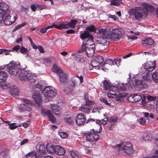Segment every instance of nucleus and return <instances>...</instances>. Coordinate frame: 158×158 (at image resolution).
Here are the masks:
<instances>
[{"instance_id":"f257e3e1","label":"nucleus","mask_w":158,"mask_h":158,"mask_svg":"<svg viewBox=\"0 0 158 158\" xmlns=\"http://www.w3.org/2000/svg\"><path fill=\"white\" fill-rule=\"evenodd\" d=\"M142 7L137 6L134 8L130 9L129 14L130 15H133L137 21L141 20L142 17L147 15L148 10H153L154 8L153 7L145 2H142Z\"/></svg>"},{"instance_id":"f03ea898","label":"nucleus","mask_w":158,"mask_h":158,"mask_svg":"<svg viewBox=\"0 0 158 158\" xmlns=\"http://www.w3.org/2000/svg\"><path fill=\"white\" fill-rule=\"evenodd\" d=\"M114 148L118 149L119 153H124L130 155L134 152L132 144L129 142H122L114 146Z\"/></svg>"},{"instance_id":"7ed1b4c3","label":"nucleus","mask_w":158,"mask_h":158,"mask_svg":"<svg viewBox=\"0 0 158 158\" xmlns=\"http://www.w3.org/2000/svg\"><path fill=\"white\" fill-rule=\"evenodd\" d=\"M8 71L9 73L13 76H16L18 73V69L23 70L26 66L25 65L20 66V64L19 62L16 64L15 62H10L7 65Z\"/></svg>"},{"instance_id":"20e7f679","label":"nucleus","mask_w":158,"mask_h":158,"mask_svg":"<svg viewBox=\"0 0 158 158\" xmlns=\"http://www.w3.org/2000/svg\"><path fill=\"white\" fill-rule=\"evenodd\" d=\"M43 94L45 97V101L48 102L52 101V98L56 96V93L53 88L47 86L44 89Z\"/></svg>"},{"instance_id":"39448f33","label":"nucleus","mask_w":158,"mask_h":158,"mask_svg":"<svg viewBox=\"0 0 158 158\" xmlns=\"http://www.w3.org/2000/svg\"><path fill=\"white\" fill-rule=\"evenodd\" d=\"M125 34V32L122 29L115 28L112 30L111 36L112 39L117 41L122 38Z\"/></svg>"},{"instance_id":"423d86ee","label":"nucleus","mask_w":158,"mask_h":158,"mask_svg":"<svg viewBox=\"0 0 158 158\" xmlns=\"http://www.w3.org/2000/svg\"><path fill=\"white\" fill-rule=\"evenodd\" d=\"M99 132V131H94V129H92L90 131L84 133V135L88 141L96 142L99 139V136L97 133Z\"/></svg>"},{"instance_id":"0eeeda50","label":"nucleus","mask_w":158,"mask_h":158,"mask_svg":"<svg viewBox=\"0 0 158 158\" xmlns=\"http://www.w3.org/2000/svg\"><path fill=\"white\" fill-rule=\"evenodd\" d=\"M77 22L76 19L71 20L69 23H62L58 25V29H62L63 28L67 29L69 28H73L75 27V25Z\"/></svg>"},{"instance_id":"6e6552de","label":"nucleus","mask_w":158,"mask_h":158,"mask_svg":"<svg viewBox=\"0 0 158 158\" xmlns=\"http://www.w3.org/2000/svg\"><path fill=\"white\" fill-rule=\"evenodd\" d=\"M128 84L132 89H135L136 90H139V88H141L143 87V82L142 80L133 79L131 80Z\"/></svg>"},{"instance_id":"1a4fd4ad","label":"nucleus","mask_w":158,"mask_h":158,"mask_svg":"<svg viewBox=\"0 0 158 158\" xmlns=\"http://www.w3.org/2000/svg\"><path fill=\"white\" fill-rule=\"evenodd\" d=\"M41 110V114L47 116L50 122L52 123H54L56 122V119L54 114L50 110L42 108Z\"/></svg>"},{"instance_id":"9d476101","label":"nucleus","mask_w":158,"mask_h":158,"mask_svg":"<svg viewBox=\"0 0 158 158\" xmlns=\"http://www.w3.org/2000/svg\"><path fill=\"white\" fill-rule=\"evenodd\" d=\"M23 102L26 104H21L19 107L20 110L21 111L27 110L28 111H31V109L30 106V105H29L30 101L25 98L23 99Z\"/></svg>"},{"instance_id":"9b49d317","label":"nucleus","mask_w":158,"mask_h":158,"mask_svg":"<svg viewBox=\"0 0 158 158\" xmlns=\"http://www.w3.org/2000/svg\"><path fill=\"white\" fill-rule=\"evenodd\" d=\"M86 120V118L82 114H79L76 117V124L78 126H80L83 124Z\"/></svg>"},{"instance_id":"f8f14e48","label":"nucleus","mask_w":158,"mask_h":158,"mask_svg":"<svg viewBox=\"0 0 158 158\" xmlns=\"http://www.w3.org/2000/svg\"><path fill=\"white\" fill-rule=\"evenodd\" d=\"M50 108L55 115L59 116L61 114V108L57 105L54 104H51Z\"/></svg>"},{"instance_id":"ddd939ff","label":"nucleus","mask_w":158,"mask_h":158,"mask_svg":"<svg viewBox=\"0 0 158 158\" xmlns=\"http://www.w3.org/2000/svg\"><path fill=\"white\" fill-rule=\"evenodd\" d=\"M144 69L147 71L151 72L154 69L155 66V61H148L143 64Z\"/></svg>"},{"instance_id":"4468645a","label":"nucleus","mask_w":158,"mask_h":158,"mask_svg":"<svg viewBox=\"0 0 158 158\" xmlns=\"http://www.w3.org/2000/svg\"><path fill=\"white\" fill-rule=\"evenodd\" d=\"M95 48L92 47L85 48L83 49V52L85 51L88 57H91L94 55Z\"/></svg>"},{"instance_id":"2eb2a0df","label":"nucleus","mask_w":158,"mask_h":158,"mask_svg":"<svg viewBox=\"0 0 158 158\" xmlns=\"http://www.w3.org/2000/svg\"><path fill=\"white\" fill-rule=\"evenodd\" d=\"M95 47L94 43L93 40V38L88 39L85 44H84L81 46V48L79 51L80 52L82 51L83 49L85 47Z\"/></svg>"},{"instance_id":"dca6fc26","label":"nucleus","mask_w":158,"mask_h":158,"mask_svg":"<svg viewBox=\"0 0 158 158\" xmlns=\"http://www.w3.org/2000/svg\"><path fill=\"white\" fill-rule=\"evenodd\" d=\"M98 39L100 46H107L109 44V39L108 38V35L98 37Z\"/></svg>"},{"instance_id":"f3484780","label":"nucleus","mask_w":158,"mask_h":158,"mask_svg":"<svg viewBox=\"0 0 158 158\" xmlns=\"http://www.w3.org/2000/svg\"><path fill=\"white\" fill-rule=\"evenodd\" d=\"M79 49L77 52L73 53L71 54V56L73 58L78 62H80L81 60V59L83 58V50L81 52L79 51Z\"/></svg>"},{"instance_id":"a211bd4d","label":"nucleus","mask_w":158,"mask_h":158,"mask_svg":"<svg viewBox=\"0 0 158 158\" xmlns=\"http://www.w3.org/2000/svg\"><path fill=\"white\" fill-rule=\"evenodd\" d=\"M79 49L77 52L73 53L71 54V56L73 58L78 62H80L81 60V59L83 58V50L81 52L79 51Z\"/></svg>"},{"instance_id":"6ab92c4d","label":"nucleus","mask_w":158,"mask_h":158,"mask_svg":"<svg viewBox=\"0 0 158 158\" xmlns=\"http://www.w3.org/2000/svg\"><path fill=\"white\" fill-rule=\"evenodd\" d=\"M38 90H37V92L34 93L32 97L35 101V103L40 106L41 102V96L40 93L38 92Z\"/></svg>"},{"instance_id":"aec40b11","label":"nucleus","mask_w":158,"mask_h":158,"mask_svg":"<svg viewBox=\"0 0 158 158\" xmlns=\"http://www.w3.org/2000/svg\"><path fill=\"white\" fill-rule=\"evenodd\" d=\"M141 95L132 94L130 95L128 98V100L132 102H139L141 98Z\"/></svg>"},{"instance_id":"412c9836","label":"nucleus","mask_w":158,"mask_h":158,"mask_svg":"<svg viewBox=\"0 0 158 158\" xmlns=\"http://www.w3.org/2000/svg\"><path fill=\"white\" fill-rule=\"evenodd\" d=\"M10 15H7L4 20V23L6 25H10L15 22L16 20L15 16L11 18Z\"/></svg>"},{"instance_id":"4be33fe9","label":"nucleus","mask_w":158,"mask_h":158,"mask_svg":"<svg viewBox=\"0 0 158 158\" xmlns=\"http://www.w3.org/2000/svg\"><path fill=\"white\" fill-rule=\"evenodd\" d=\"M142 43L143 45L144 46L148 47V46L153 45L154 42L152 38L148 37L143 40Z\"/></svg>"},{"instance_id":"5701e85b","label":"nucleus","mask_w":158,"mask_h":158,"mask_svg":"<svg viewBox=\"0 0 158 158\" xmlns=\"http://www.w3.org/2000/svg\"><path fill=\"white\" fill-rule=\"evenodd\" d=\"M65 153V150L62 147L57 145L55 146L54 153L59 156L63 155Z\"/></svg>"},{"instance_id":"b1692460","label":"nucleus","mask_w":158,"mask_h":158,"mask_svg":"<svg viewBox=\"0 0 158 158\" xmlns=\"http://www.w3.org/2000/svg\"><path fill=\"white\" fill-rule=\"evenodd\" d=\"M114 64L113 60L110 59H107L105 60V62L102 66V69L105 72L108 70V65L111 66Z\"/></svg>"},{"instance_id":"393cba45","label":"nucleus","mask_w":158,"mask_h":158,"mask_svg":"<svg viewBox=\"0 0 158 158\" xmlns=\"http://www.w3.org/2000/svg\"><path fill=\"white\" fill-rule=\"evenodd\" d=\"M114 84L112 85V86L113 87L117 88V90L118 92L124 91L126 90V87L124 85L121 84L119 85V84L116 82L115 84Z\"/></svg>"},{"instance_id":"a878e982","label":"nucleus","mask_w":158,"mask_h":158,"mask_svg":"<svg viewBox=\"0 0 158 158\" xmlns=\"http://www.w3.org/2000/svg\"><path fill=\"white\" fill-rule=\"evenodd\" d=\"M29 72L27 71L19 73V79L21 80H27V78H28L27 77H29L31 75Z\"/></svg>"},{"instance_id":"bb28decb","label":"nucleus","mask_w":158,"mask_h":158,"mask_svg":"<svg viewBox=\"0 0 158 158\" xmlns=\"http://www.w3.org/2000/svg\"><path fill=\"white\" fill-rule=\"evenodd\" d=\"M144 115L145 118H141L139 119L140 123L142 125H144L146 123H148L149 121V120L148 118L149 115V113L148 112H144Z\"/></svg>"},{"instance_id":"cd10ccee","label":"nucleus","mask_w":158,"mask_h":158,"mask_svg":"<svg viewBox=\"0 0 158 158\" xmlns=\"http://www.w3.org/2000/svg\"><path fill=\"white\" fill-rule=\"evenodd\" d=\"M59 80L61 83H63L67 80V77L66 74L64 73L62 71L59 73Z\"/></svg>"},{"instance_id":"c85d7f7f","label":"nucleus","mask_w":158,"mask_h":158,"mask_svg":"<svg viewBox=\"0 0 158 158\" xmlns=\"http://www.w3.org/2000/svg\"><path fill=\"white\" fill-rule=\"evenodd\" d=\"M98 31L97 33L98 35V38L108 35L107 31L105 29H99L98 30Z\"/></svg>"},{"instance_id":"c756f323","label":"nucleus","mask_w":158,"mask_h":158,"mask_svg":"<svg viewBox=\"0 0 158 158\" xmlns=\"http://www.w3.org/2000/svg\"><path fill=\"white\" fill-rule=\"evenodd\" d=\"M80 37L82 40H84L86 39H89L90 38H93V36L90 34L89 32L86 31L81 34Z\"/></svg>"},{"instance_id":"7c9ffc66","label":"nucleus","mask_w":158,"mask_h":158,"mask_svg":"<svg viewBox=\"0 0 158 158\" xmlns=\"http://www.w3.org/2000/svg\"><path fill=\"white\" fill-rule=\"evenodd\" d=\"M53 27H55L58 29V25H56L55 23H53L51 26H48L47 27L42 28L40 30V32L41 33H45L46 32L47 30L50 28H52Z\"/></svg>"},{"instance_id":"2f4dec72","label":"nucleus","mask_w":158,"mask_h":158,"mask_svg":"<svg viewBox=\"0 0 158 158\" xmlns=\"http://www.w3.org/2000/svg\"><path fill=\"white\" fill-rule=\"evenodd\" d=\"M8 77L7 73L5 71H0V82H4Z\"/></svg>"},{"instance_id":"473e14b6","label":"nucleus","mask_w":158,"mask_h":158,"mask_svg":"<svg viewBox=\"0 0 158 158\" xmlns=\"http://www.w3.org/2000/svg\"><path fill=\"white\" fill-rule=\"evenodd\" d=\"M55 146L52 143H48L46 145L47 151L51 154H54L55 152Z\"/></svg>"},{"instance_id":"72a5a7b5","label":"nucleus","mask_w":158,"mask_h":158,"mask_svg":"<svg viewBox=\"0 0 158 158\" xmlns=\"http://www.w3.org/2000/svg\"><path fill=\"white\" fill-rule=\"evenodd\" d=\"M79 110L84 113H88L90 111V106L85 104L80 108Z\"/></svg>"},{"instance_id":"f704fd0d","label":"nucleus","mask_w":158,"mask_h":158,"mask_svg":"<svg viewBox=\"0 0 158 158\" xmlns=\"http://www.w3.org/2000/svg\"><path fill=\"white\" fill-rule=\"evenodd\" d=\"M10 93L12 95H18L19 93L18 88L16 86L11 87L10 88Z\"/></svg>"},{"instance_id":"c9c22d12","label":"nucleus","mask_w":158,"mask_h":158,"mask_svg":"<svg viewBox=\"0 0 158 158\" xmlns=\"http://www.w3.org/2000/svg\"><path fill=\"white\" fill-rule=\"evenodd\" d=\"M105 116V118L103 119H102L101 120H96V123H97L99 125V127L100 128L101 127L100 126V125L102 124L103 125H105L107 123V121H108V119L106 116L104 115Z\"/></svg>"},{"instance_id":"e433bc0d","label":"nucleus","mask_w":158,"mask_h":158,"mask_svg":"<svg viewBox=\"0 0 158 158\" xmlns=\"http://www.w3.org/2000/svg\"><path fill=\"white\" fill-rule=\"evenodd\" d=\"M36 149L39 153H43L44 152L45 148L44 145L38 144L36 146Z\"/></svg>"},{"instance_id":"4c0bfd02","label":"nucleus","mask_w":158,"mask_h":158,"mask_svg":"<svg viewBox=\"0 0 158 158\" xmlns=\"http://www.w3.org/2000/svg\"><path fill=\"white\" fill-rule=\"evenodd\" d=\"M28 72H29V73L31 74L29 77H28V78H27V80L29 81L30 82L32 83H34L35 82L36 76L34 74L31 73V71H28Z\"/></svg>"},{"instance_id":"58836bf2","label":"nucleus","mask_w":158,"mask_h":158,"mask_svg":"<svg viewBox=\"0 0 158 158\" xmlns=\"http://www.w3.org/2000/svg\"><path fill=\"white\" fill-rule=\"evenodd\" d=\"M64 121L69 124H73L75 123V118L74 116L65 117L64 118Z\"/></svg>"},{"instance_id":"ea45409f","label":"nucleus","mask_w":158,"mask_h":158,"mask_svg":"<svg viewBox=\"0 0 158 158\" xmlns=\"http://www.w3.org/2000/svg\"><path fill=\"white\" fill-rule=\"evenodd\" d=\"M70 155L73 158H81L80 153L77 151H71Z\"/></svg>"},{"instance_id":"a19ab883","label":"nucleus","mask_w":158,"mask_h":158,"mask_svg":"<svg viewBox=\"0 0 158 158\" xmlns=\"http://www.w3.org/2000/svg\"><path fill=\"white\" fill-rule=\"evenodd\" d=\"M91 65L95 69H99L100 68V65H101L94 58L92 60Z\"/></svg>"},{"instance_id":"79ce46f5","label":"nucleus","mask_w":158,"mask_h":158,"mask_svg":"<svg viewBox=\"0 0 158 158\" xmlns=\"http://www.w3.org/2000/svg\"><path fill=\"white\" fill-rule=\"evenodd\" d=\"M8 6L6 4L4 3H0V10L2 11H6L9 12L7 10L8 9Z\"/></svg>"},{"instance_id":"37998d69","label":"nucleus","mask_w":158,"mask_h":158,"mask_svg":"<svg viewBox=\"0 0 158 158\" xmlns=\"http://www.w3.org/2000/svg\"><path fill=\"white\" fill-rule=\"evenodd\" d=\"M142 139L143 141H151V137H150L148 133H145L143 135Z\"/></svg>"},{"instance_id":"c03bdc74","label":"nucleus","mask_w":158,"mask_h":158,"mask_svg":"<svg viewBox=\"0 0 158 158\" xmlns=\"http://www.w3.org/2000/svg\"><path fill=\"white\" fill-rule=\"evenodd\" d=\"M52 70L53 72H55L57 73H59L62 71V70L58 68V66L56 64H53Z\"/></svg>"},{"instance_id":"a18cd8bd","label":"nucleus","mask_w":158,"mask_h":158,"mask_svg":"<svg viewBox=\"0 0 158 158\" xmlns=\"http://www.w3.org/2000/svg\"><path fill=\"white\" fill-rule=\"evenodd\" d=\"M116 95L115 92L112 89H109V90L107 93V96L110 98L114 97Z\"/></svg>"},{"instance_id":"49530a36","label":"nucleus","mask_w":158,"mask_h":158,"mask_svg":"<svg viewBox=\"0 0 158 158\" xmlns=\"http://www.w3.org/2000/svg\"><path fill=\"white\" fill-rule=\"evenodd\" d=\"M122 0H111L110 4L111 5H114L118 6Z\"/></svg>"},{"instance_id":"de8ad7c7","label":"nucleus","mask_w":158,"mask_h":158,"mask_svg":"<svg viewBox=\"0 0 158 158\" xmlns=\"http://www.w3.org/2000/svg\"><path fill=\"white\" fill-rule=\"evenodd\" d=\"M103 84L104 88L106 90H109V89L111 88V87L110 85V84L107 80H104L103 81Z\"/></svg>"},{"instance_id":"09e8293b","label":"nucleus","mask_w":158,"mask_h":158,"mask_svg":"<svg viewBox=\"0 0 158 158\" xmlns=\"http://www.w3.org/2000/svg\"><path fill=\"white\" fill-rule=\"evenodd\" d=\"M94 59L98 62L100 64L103 62L104 59L103 57L101 56H95Z\"/></svg>"},{"instance_id":"8fccbe9b","label":"nucleus","mask_w":158,"mask_h":158,"mask_svg":"<svg viewBox=\"0 0 158 158\" xmlns=\"http://www.w3.org/2000/svg\"><path fill=\"white\" fill-rule=\"evenodd\" d=\"M152 80L155 82H158V72L154 73L152 75Z\"/></svg>"},{"instance_id":"3c124183","label":"nucleus","mask_w":158,"mask_h":158,"mask_svg":"<svg viewBox=\"0 0 158 158\" xmlns=\"http://www.w3.org/2000/svg\"><path fill=\"white\" fill-rule=\"evenodd\" d=\"M149 74L150 73L148 72L143 73L142 75L143 79L145 80H149L150 78V76Z\"/></svg>"},{"instance_id":"603ef678","label":"nucleus","mask_w":158,"mask_h":158,"mask_svg":"<svg viewBox=\"0 0 158 158\" xmlns=\"http://www.w3.org/2000/svg\"><path fill=\"white\" fill-rule=\"evenodd\" d=\"M87 31H88L93 32L95 30V28L94 26L91 25L90 26H88L86 28Z\"/></svg>"},{"instance_id":"864d4df0","label":"nucleus","mask_w":158,"mask_h":158,"mask_svg":"<svg viewBox=\"0 0 158 158\" xmlns=\"http://www.w3.org/2000/svg\"><path fill=\"white\" fill-rule=\"evenodd\" d=\"M37 7L39 8L40 10H41L43 9V8L42 7V6L40 5H38L37 6L35 5H34V4L32 5L31 6V8L32 10L33 11H35V10L36 9Z\"/></svg>"},{"instance_id":"5fc2aeb1","label":"nucleus","mask_w":158,"mask_h":158,"mask_svg":"<svg viewBox=\"0 0 158 158\" xmlns=\"http://www.w3.org/2000/svg\"><path fill=\"white\" fill-rule=\"evenodd\" d=\"M26 25V23L24 22L22 24L17 25L14 28V29L13 30V31H16V30L22 27H23V26H25Z\"/></svg>"},{"instance_id":"6e6d98bb","label":"nucleus","mask_w":158,"mask_h":158,"mask_svg":"<svg viewBox=\"0 0 158 158\" xmlns=\"http://www.w3.org/2000/svg\"><path fill=\"white\" fill-rule=\"evenodd\" d=\"M31 158H38L37 154L35 152L29 153Z\"/></svg>"},{"instance_id":"4d7b16f0","label":"nucleus","mask_w":158,"mask_h":158,"mask_svg":"<svg viewBox=\"0 0 158 158\" xmlns=\"http://www.w3.org/2000/svg\"><path fill=\"white\" fill-rule=\"evenodd\" d=\"M20 52L22 54H26L28 52V50L27 48L22 46L20 48Z\"/></svg>"},{"instance_id":"13d9d810","label":"nucleus","mask_w":158,"mask_h":158,"mask_svg":"<svg viewBox=\"0 0 158 158\" xmlns=\"http://www.w3.org/2000/svg\"><path fill=\"white\" fill-rule=\"evenodd\" d=\"M1 86L2 89H6L10 87V85L9 83H5L1 85Z\"/></svg>"},{"instance_id":"bf43d9fd","label":"nucleus","mask_w":158,"mask_h":158,"mask_svg":"<svg viewBox=\"0 0 158 158\" xmlns=\"http://www.w3.org/2000/svg\"><path fill=\"white\" fill-rule=\"evenodd\" d=\"M60 137L62 139H64L67 137V135L65 132H60L59 133Z\"/></svg>"},{"instance_id":"052dcab7","label":"nucleus","mask_w":158,"mask_h":158,"mask_svg":"<svg viewBox=\"0 0 158 158\" xmlns=\"http://www.w3.org/2000/svg\"><path fill=\"white\" fill-rule=\"evenodd\" d=\"M95 104V102L93 101L88 100L87 101H85V105L89 106L93 105Z\"/></svg>"},{"instance_id":"680f3d73","label":"nucleus","mask_w":158,"mask_h":158,"mask_svg":"<svg viewBox=\"0 0 158 158\" xmlns=\"http://www.w3.org/2000/svg\"><path fill=\"white\" fill-rule=\"evenodd\" d=\"M101 102L105 103L106 105L108 106H110V102L107 101V100L105 98H101L100 99Z\"/></svg>"},{"instance_id":"e2e57ef3","label":"nucleus","mask_w":158,"mask_h":158,"mask_svg":"<svg viewBox=\"0 0 158 158\" xmlns=\"http://www.w3.org/2000/svg\"><path fill=\"white\" fill-rule=\"evenodd\" d=\"M16 124L13 123L9 124V128L11 130L16 129L18 127V126L15 125Z\"/></svg>"},{"instance_id":"0e129e2a","label":"nucleus","mask_w":158,"mask_h":158,"mask_svg":"<svg viewBox=\"0 0 158 158\" xmlns=\"http://www.w3.org/2000/svg\"><path fill=\"white\" fill-rule=\"evenodd\" d=\"M123 99V96L121 94H119L118 96L116 97V100L118 101H121Z\"/></svg>"},{"instance_id":"69168bd1","label":"nucleus","mask_w":158,"mask_h":158,"mask_svg":"<svg viewBox=\"0 0 158 158\" xmlns=\"http://www.w3.org/2000/svg\"><path fill=\"white\" fill-rule=\"evenodd\" d=\"M117 117H111L109 119V121L110 122L114 123L117 122Z\"/></svg>"},{"instance_id":"338daca9","label":"nucleus","mask_w":158,"mask_h":158,"mask_svg":"<svg viewBox=\"0 0 158 158\" xmlns=\"http://www.w3.org/2000/svg\"><path fill=\"white\" fill-rule=\"evenodd\" d=\"M101 109L102 107H95L93 109L92 112L93 113H95L98 112V113H99V110H101Z\"/></svg>"},{"instance_id":"774afa93","label":"nucleus","mask_w":158,"mask_h":158,"mask_svg":"<svg viewBox=\"0 0 158 158\" xmlns=\"http://www.w3.org/2000/svg\"><path fill=\"white\" fill-rule=\"evenodd\" d=\"M20 47L19 45H16L13 48L12 50H13V51H15L17 52L19 49H20Z\"/></svg>"}]
</instances>
